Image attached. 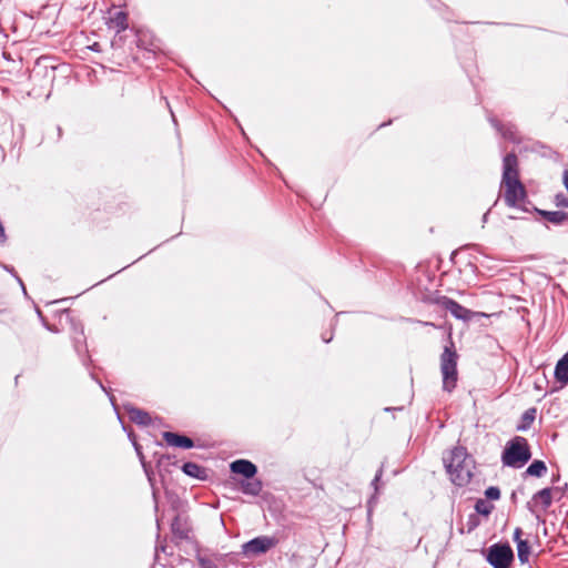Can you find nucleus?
Segmentation results:
<instances>
[{"label":"nucleus","instance_id":"f257e3e1","mask_svg":"<svg viewBox=\"0 0 568 568\" xmlns=\"http://www.w3.org/2000/svg\"><path fill=\"white\" fill-rule=\"evenodd\" d=\"M501 186L504 187V201L507 206L527 211L524 207L527 192L519 180L518 159L515 153H508L503 159Z\"/></svg>","mask_w":568,"mask_h":568},{"label":"nucleus","instance_id":"f03ea898","mask_svg":"<svg viewBox=\"0 0 568 568\" xmlns=\"http://www.w3.org/2000/svg\"><path fill=\"white\" fill-rule=\"evenodd\" d=\"M443 462L454 485L464 487L470 483L475 462L465 447H454Z\"/></svg>","mask_w":568,"mask_h":568},{"label":"nucleus","instance_id":"7ed1b4c3","mask_svg":"<svg viewBox=\"0 0 568 568\" xmlns=\"http://www.w3.org/2000/svg\"><path fill=\"white\" fill-rule=\"evenodd\" d=\"M531 458V452L526 438L516 436L509 440L503 452L504 466L520 468Z\"/></svg>","mask_w":568,"mask_h":568},{"label":"nucleus","instance_id":"20e7f679","mask_svg":"<svg viewBox=\"0 0 568 568\" xmlns=\"http://www.w3.org/2000/svg\"><path fill=\"white\" fill-rule=\"evenodd\" d=\"M457 359L458 355L454 349L453 343H450V346H445L440 355V372L443 375V389L448 393H452L457 385Z\"/></svg>","mask_w":568,"mask_h":568},{"label":"nucleus","instance_id":"39448f33","mask_svg":"<svg viewBox=\"0 0 568 568\" xmlns=\"http://www.w3.org/2000/svg\"><path fill=\"white\" fill-rule=\"evenodd\" d=\"M486 560L494 568H509L514 551L509 544H494L487 549Z\"/></svg>","mask_w":568,"mask_h":568},{"label":"nucleus","instance_id":"423d86ee","mask_svg":"<svg viewBox=\"0 0 568 568\" xmlns=\"http://www.w3.org/2000/svg\"><path fill=\"white\" fill-rule=\"evenodd\" d=\"M278 544V539L271 536H258L242 545V552L246 557L267 552Z\"/></svg>","mask_w":568,"mask_h":568},{"label":"nucleus","instance_id":"0eeeda50","mask_svg":"<svg viewBox=\"0 0 568 568\" xmlns=\"http://www.w3.org/2000/svg\"><path fill=\"white\" fill-rule=\"evenodd\" d=\"M436 303L448 311L457 320L468 322L474 316V313L470 310L464 307L458 302L447 296L438 297Z\"/></svg>","mask_w":568,"mask_h":568},{"label":"nucleus","instance_id":"6e6552de","mask_svg":"<svg viewBox=\"0 0 568 568\" xmlns=\"http://www.w3.org/2000/svg\"><path fill=\"white\" fill-rule=\"evenodd\" d=\"M531 503H535V505L540 504L541 510L546 511L552 504V488L546 487L537 491L532 496L531 501L527 503V508L530 513L535 514V508L531 506Z\"/></svg>","mask_w":568,"mask_h":568},{"label":"nucleus","instance_id":"1a4fd4ad","mask_svg":"<svg viewBox=\"0 0 568 568\" xmlns=\"http://www.w3.org/2000/svg\"><path fill=\"white\" fill-rule=\"evenodd\" d=\"M230 469L234 474H240L246 479L253 478L257 473V467L247 459H236L230 464Z\"/></svg>","mask_w":568,"mask_h":568},{"label":"nucleus","instance_id":"9d476101","mask_svg":"<svg viewBox=\"0 0 568 568\" xmlns=\"http://www.w3.org/2000/svg\"><path fill=\"white\" fill-rule=\"evenodd\" d=\"M171 531L173 536L180 540L187 539L190 532L187 518L182 515H176L171 523Z\"/></svg>","mask_w":568,"mask_h":568},{"label":"nucleus","instance_id":"9b49d317","mask_svg":"<svg viewBox=\"0 0 568 568\" xmlns=\"http://www.w3.org/2000/svg\"><path fill=\"white\" fill-rule=\"evenodd\" d=\"M163 439L170 446L180 447L184 449H190L194 447V442L190 437L180 435L178 433L164 432Z\"/></svg>","mask_w":568,"mask_h":568},{"label":"nucleus","instance_id":"f8f14e48","mask_svg":"<svg viewBox=\"0 0 568 568\" xmlns=\"http://www.w3.org/2000/svg\"><path fill=\"white\" fill-rule=\"evenodd\" d=\"M124 409L129 415L131 422L140 426H149L152 422L148 412L136 408L132 405H124Z\"/></svg>","mask_w":568,"mask_h":568},{"label":"nucleus","instance_id":"ddd939ff","mask_svg":"<svg viewBox=\"0 0 568 568\" xmlns=\"http://www.w3.org/2000/svg\"><path fill=\"white\" fill-rule=\"evenodd\" d=\"M106 26L109 29L114 30L116 33L126 30L129 27L128 13L125 11H115L109 17Z\"/></svg>","mask_w":568,"mask_h":568},{"label":"nucleus","instance_id":"4468645a","mask_svg":"<svg viewBox=\"0 0 568 568\" xmlns=\"http://www.w3.org/2000/svg\"><path fill=\"white\" fill-rule=\"evenodd\" d=\"M182 471L192 477V478H196V479H200V480H205L207 478V470L206 468L200 466L199 464L196 463H193V462H187V463H184L183 466H182Z\"/></svg>","mask_w":568,"mask_h":568},{"label":"nucleus","instance_id":"2eb2a0df","mask_svg":"<svg viewBox=\"0 0 568 568\" xmlns=\"http://www.w3.org/2000/svg\"><path fill=\"white\" fill-rule=\"evenodd\" d=\"M262 481L254 477L241 483V490L245 495L257 496L262 491Z\"/></svg>","mask_w":568,"mask_h":568},{"label":"nucleus","instance_id":"dca6fc26","mask_svg":"<svg viewBox=\"0 0 568 568\" xmlns=\"http://www.w3.org/2000/svg\"><path fill=\"white\" fill-rule=\"evenodd\" d=\"M538 213L541 214L548 222L560 225L568 221V213L564 211H541L538 210Z\"/></svg>","mask_w":568,"mask_h":568},{"label":"nucleus","instance_id":"f3484780","mask_svg":"<svg viewBox=\"0 0 568 568\" xmlns=\"http://www.w3.org/2000/svg\"><path fill=\"white\" fill-rule=\"evenodd\" d=\"M555 377L560 383H568V354L561 357L556 364Z\"/></svg>","mask_w":568,"mask_h":568},{"label":"nucleus","instance_id":"a211bd4d","mask_svg":"<svg viewBox=\"0 0 568 568\" xmlns=\"http://www.w3.org/2000/svg\"><path fill=\"white\" fill-rule=\"evenodd\" d=\"M537 409L535 407L526 409L523 415L517 430L525 432L530 428L531 424L536 418Z\"/></svg>","mask_w":568,"mask_h":568},{"label":"nucleus","instance_id":"6ab92c4d","mask_svg":"<svg viewBox=\"0 0 568 568\" xmlns=\"http://www.w3.org/2000/svg\"><path fill=\"white\" fill-rule=\"evenodd\" d=\"M72 341H73L74 349L79 355H82L83 353L87 352L85 336H84L82 327L78 329L74 326V334H73Z\"/></svg>","mask_w":568,"mask_h":568},{"label":"nucleus","instance_id":"aec40b11","mask_svg":"<svg viewBox=\"0 0 568 568\" xmlns=\"http://www.w3.org/2000/svg\"><path fill=\"white\" fill-rule=\"evenodd\" d=\"M547 473L545 462L536 459L526 469L525 474L528 476L542 477Z\"/></svg>","mask_w":568,"mask_h":568},{"label":"nucleus","instance_id":"412c9836","mask_svg":"<svg viewBox=\"0 0 568 568\" xmlns=\"http://www.w3.org/2000/svg\"><path fill=\"white\" fill-rule=\"evenodd\" d=\"M517 556L521 564H526L529 561L530 556V546L529 542L526 541H519L517 545Z\"/></svg>","mask_w":568,"mask_h":568},{"label":"nucleus","instance_id":"4be33fe9","mask_svg":"<svg viewBox=\"0 0 568 568\" xmlns=\"http://www.w3.org/2000/svg\"><path fill=\"white\" fill-rule=\"evenodd\" d=\"M494 509V505L486 499H478L475 504L476 514L489 516Z\"/></svg>","mask_w":568,"mask_h":568},{"label":"nucleus","instance_id":"5701e85b","mask_svg":"<svg viewBox=\"0 0 568 568\" xmlns=\"http://www.w3.org/2000/svg\"><path fill=\"white\" fill-rule=\"evenodd\" d=\"M491 124L504 135V138L509 139L511 141L516 140L515 133L513 131V126H508L507 129H503V126L496 120H490Z\"/></svg>","mask_w":568,"mask_h":568},{"label":"nucleus","instance_id":"b1692460","mask_svg":"<svg viewBox=\"0 0 568 568\" xmlns=\"http://www.w3.org/2000/svg\"><path fill=\"white\" fill-rule=\"evenodd\" d=\"M486 500H498L500 498V489L496 486H490L485 490Z\"/></svg>","mask_w":568,"mask_h":568},{"label":"nucleus","instance_id":"393cba45","mask_svg":"<svg viewBox=\"0 0 568 568\" xmlns=\"http://www.w3.org/2000/svg\"><path fill=\"white\" fill-rule=\"evenodd\" d=\"M478 525H479V520H478L477 514L469 515L468 520H467L468 531L474 530Z\"/></svg>","mask_w":568,"mask_h":568},{"label":"nucleus","instance_id":"a878e982","mask_svg":"<svg viewBox=\"0 0 568 568\" xmlns=\"http://www.w3.org/2000/svg\"><path fill=\"white\" fill-rule=\"evenodd\" d=\"M568 485L565 484L562 487L561 486H555V487H551L552 488V495L559 500L562 498V496L565 495L566 493V489H567Z\"/></svg>","mask_w":568,"mask_h":568},{"label":"nucleus","instance_id":"bb28decb","mask_svg":"<svg viewBox=\"0 0 568 568\" xmlns=\"http://www.w3.org/2000/svg\"><path fill=\"white\" fill-rule=\"evenodd\" d=\"M555 200L557 206L568 207V197L565 194H557Z\"/></svg>","mask_w":568,"mask_h":568},{"label":"nucleus","instance_id":"cd10ccee","mask_svg":"<svg viewBox=\"0 0 568 568\" xmlns=\"http://www.w3.org/2000/svg\"><path fill=\"white\" fill-rule=\"evenodd\" d=\"M383 466L377 470L374 479L372 480V486L374 487L375 489V493L378 491V481L381 480L382 476H383Z\"/></svg>","mask_w":568,"mask_h":568},{"label":"nucleus","instance_id":"c85d7f7f","mask_svg":"<svg viewBox=\"0 0 568 568\" xmlns=\"http://www.w3.org/2000/svg\"><path fill=\"white\" fill-rule=\"evenodd\" d=\"M523 530L521 528L517 527L514 531V541L518 545L519 541H525L521 539Z\"/></svg>","mask_w":568,"mask_h":568},{"label":"nucleus","instance_id":"c756f323","mask_svg":"<svg viewBox=\"0 0 568 568\" xmlns=\"http://www.w3.org/2000/svg\"><path fill=\"white\" fill-rule=\"evenodd\" d=\"M562 181H564V185L568 192V169L564 171Z\"/></svg>","mask_w":568,"mask_h":568},{"label":"nucleus","instance_id":"7c9ffc66","mask_svg":"<svg viewBox=\"0 0 568 568\" xmlns=\"http://www.w3.org/2000/svg\"><path fill=\"white\" fill-rule=\"evenodd\" d=\"M211 564H212V562H211V560H209V559H200V565H201V567H203V568H211Z\"/></svg>","mask_w":568,"mask_h":568},{"label":"nucleus","instance_id":"2f4dec72","mask_svg":"<svg viewBox=\"0 0 568 568\" xmlns=\"http://www.w3.org/2000/svg\"><path fill=\"white\" fill-rule=\"evenodd\" d=\"M559 478H560L559 474L554 475L551 481L555 484V483H557L559 480Z\"/></svg>","mask_w":568,"mask_h":568},{"label":"nucleus","instance_id":"473e14b6","mask_svg":"<svg viewBox=\"0 0 568 568\" xmlns=\"http://www.w3.org/2000/svg\"><path fill=\"white\" fill-rule=\"evenodd\" d=\"M488 214H489V211L484 214L483 222H487Z\"/></svg>","mask_w":568,"mask_h":568},{"label":"nucleus","instance_id":"72a5a7b5","mask_svg":"<svg viewBox=\"0 0 568 568\" xmlns=\"http://www.w3.org/2000/svg\"><path fill=\"white\" fill-rule=\"evenodd\" d=\"M331 339H332V337H328V338H326V337H323V341H324L325 343H328V342H331Z\"/></svg>","mask_w":568,"mask_h":568},{"label":"nucleus","instance_id":"f704fd0d","mask_svg":"<svg viewBox=\"0 0 568 568\" xmlns=\"http://www.w3.org/2000/svg\"><path fill=\"white\" fill-rule=\"evenodd\" d=\"M17 278H18L19 283L21 284V286L24 288L22 280H20L19 277H17Z\"/></svg>","mask_w":568,"mask_h":568},{"label":"nucleus","instance_id":"c9c22d12","mask_svg":"<svg viewBox=\"0 0 568 568\" xmlns=\"http://www.w3.org/2000/svg\"><path fill=\"white\" fill-rule=\"evenodd\" d=\"M92 49H93V50H97V43H93Z\"/></svg>","mask_w":568,"mask_h":568},{"label":"nucleus","instance_id":"e433bc0d","mask_svg":"<svg viewBox=\"0 0 568 568\" xmlns=\"http://www.w3.org/2000/svg\"><path fill=\"white\" fill-rule=\"evenodd\" d=\"M92 49H93V50H97V43H93Z\"/></svg>","mask_w":568,"mask_h":568},{"label":"nucleus","instance_id":"4c0bfd02","mask_svg":"<svg viewBox=\"0 0 568 568\" xmlns=\"http://www.w3.org/2000/svg\"><path fill=\"white\" fill-rule=\"evenodd\" d=\"M171 116L173 118V121H175L174 113L171 111Z\"/></svg>","mask_w":568,"mask_h":568},{"label":"nucleus","instance_id":"58836bf2","mask_svg":"<svg viewBox=\"0 0 568 568\" xmlns=\"http://www.w3.org/2000/svg\"><path fill=\"white\" fill-rule=\"evenodd\" d=\"M99 384H100V387H101L103 390H105V388H104L103 384H101V383H99Z\"/></svg>","mask_w":568,"mask_h":568}]
</instances>
